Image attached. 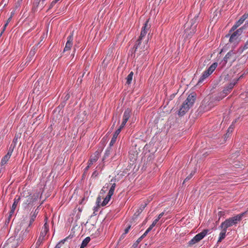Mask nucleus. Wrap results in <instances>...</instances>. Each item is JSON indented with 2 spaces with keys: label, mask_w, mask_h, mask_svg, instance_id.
Wrapping results in <instances>:
<instances>
[{
  "label": "nucleus",
  "mask_w": 248,
  "mask_h": 248,
  "mask_svg": "<svg viewBox=\"0 0 248 248\" xmlns=\"http://www.w3.org/2000/svg\"><path fill=\"white\" fill-rule=\"evenodd\" d=\"M148 39L145 40H138L132 50L131 56L134 58H138L141 55L143 57L148 53Z\"/></svg>",
  "instance_id": "f257e3e1"
},
{
  "label": "nucleus",
  "mask_w": 248,
  "mask_h": 248,
  "mask_svg": "<svg viewBox=\"0 0 248 248\" xmlns=\"http://www.w3.org/2000/svg\"><path fill=\"white\" fill-rule=\"evenodd\" d=\"M196 98V94L195 93H193L189 94L186 100L182 104L178 112V115L180 116H184L193 106Z\"/></svg>",
  "instance_id": "f03ea898"
},
{
  "label": "nucleus",
  "mask_w": 248,
  "mask_h": 248,
  "mask_svg": "<svg viewBox=\"0 0 248 248\" xmlns=\"http://www.w3.org/2000/svg\"><path fill=\"white\" fill-rule=\"evenodd\" d=\"M199 16H195L194 18L184 25L185 34L186 38H191L196 31L198 23Z\"/></svg>",
  "instance_id": "7ed1b4c3"
},
{
  "label": "nucleus",
  "mask_w": 248,
  "mask_h": 248,
  "mask_svg": "<svg viewBox=\"0 0 248 248\" xmlns=\"http://www.w3.org/2000/svg\"><path fill=\"white\" fill-rule=\"evenodd\" d=\"M245 214V213H242L226 219L221 223L219 227L224 228L227 230V228L236 225L238 222L242 220Z\"/></svg>",
  "instance_id": "20e7f679"
},
{
  "label": "nucleus",
  "mask_w": 248,
  "mask_h": 248,
  "mask_svg": "<svg viewBox=\"0 0 248 248\" xmlns=\"http://www.w3.org/2000/svg\"><path fill=\"white\" fill-rule=\"evenodd\" d=\"M217 66V62H214L206 70L204 71L198 82V84H201L216 69Z\"/></svg>",
  "instance_id": "39448f33"
},
{
  "label": "nucleus",
  "mask_w": 248,
  "mask_h": 248,
  "mask_svg": "<svg viewBox=\"0 0 248 248\" xmlns=\"http://www.w3.org/2000/svg\"><path fill=\"white\" fill-rule=\"evenodd\" d=\"M208 232L209 230L208 229H205L200 233L196 234L190 241H189L188 246H191L200 241L206 235Z\"/></svg>",
  "instance_id": "423d86ee"
},
{
  "label": "nucleus",
  "mask_w": 248,
  "mask_h": 248,
  "mask_svg": "<svg viewBox=\"0 0 248 248\" xmlns=\"http://www.w3.org/2000/svg\"><path fill=\"white\" fill-rule=\"evenodd\" d=\"M238 79H234L232 81L230 82L229 84L226 85L224 88L223 90L221 93H220V95L222 97H224L227 94H228L233 89L234 86L237 84V81H238Z\"/></svg>",
  "instance_id": "0eeeda50"
},
{
  "label": "nucleus",
  "mask_w": 248,
  "mask_h": 248,
  "mask_svg": "<svg viewBox=\"0 0 248 248\" xmlns=\"http://www.w3.org/2000/svg\"><path fill=\"white\" fill-rule=\"evenodd\" d=\"M236 59V53L233 50H231L228 52L225 56L223 60L221 62L222 66H225L228 61L233 62Z\"/></svg>",
  "instance_id": "6e6552de"
},
{
  "label": "nucleus",
  "mask_w": 248,
  "mask_h": 248,
  "mask_svg": "<svg viewBox=\"0 0 248 248\" xmlns=\"http://www.w3.org/2000/svg\"><path fill=\"white\" fill-rule=\"evenodd\" d=\"M244 30V27H241L235 31H233L230 36L229 42L230 43L237 42L238 37L241 35Z\"/></svg>",
  "instance_id": "1a4fd4ad"
},
{
  "label": "nucleus",
  "mask_w": 248,
  "mask_h": 248,
  "mask_svg": "<svg viewBox=\"0 0 248 248\" xmlns=\"http://www.w3.org/2000/svg\"><path fill=\"white\" fill-rule=\"evenodd\" d=\"M131 110L129 108H127L125 110L124 115H123V119L122 123L120 126L121 128H123L125 126L126 123H127V121L129 119L131 116Z\"/></svg>",
  "instance_id": "9d476101"
},
{
  "label": "nucleus",
  "mask_w": 248,
  "mask_h": 248,
  "mask_svg": "<svg viewBox=\"0 0 248 248\" xmlns=\"http://www.w3.org/2000/svg\"><path fill=\"white\" fill-rule=\"evenodd\" d=\"M30 231V229L29 226L24 231H22L19 235V237L17 238V240L18 242H22L23 241L27 239L29 236V232Z\"/></svg>",
  "instance_id": "9b49d317"
},
{
  "label": "nucleus",
  "mask_w": 248,
  "mask_h": 248,
  "mask_svg": "<svg viewBox=\"0 0 248 248\" xmlns=\"http://www.w3.org/2000/svg\"><path fill=\"white\" fill-rule=\"evenodd\" d=\"M73 33L69 35L67 38V42L65 47L63 49V52L69 51L71 48L73 46Z\"/></svg>",
  "instance_id": "f8f14e48"
},
{
  "label": "nucleus",
  "mask_w": 248,
  "mask_h": 248,
  "mask_svg": "<svg viewBox=\"0 0 248 248\" xmlns=\"http://www.w3.org/2000/svg\"><path fill=\"white\" fill-rule=\"evenodd\" d=\"M148 20H147L144 24V26L142 28V30L140 32V37L138 40H143V38L147 33V31L150 28V26H148Z\"/></svg>",
  "instance_id": "ddd939ff"
},
{
  "label": "nucleus",
  "mask_w": 248,
  "mask_h": 248,
  "mask_svg": "<svg viewBox=\"0 0 248 248\" xmlns=\"http://www.w3.org/2000/svg\"><path fill=\"white\" fill-rule=\"evenodd\" d=\"M122 128H121V127H119L116 131L115 132V133L113 134V137L112 138L111 141L109 143V146H112L113 145V144L115 143L117 137L118 135L120 134L122 130Z\"/></svg>",
  "instance_id": "4468645a"
},
{
  "label": "nucleus",
  "mask_w": 248,
  "mask_h": 248,
  "mask_svg": "<svg viewBox=\"0 0 248 248\" xmlns=\"http://www.w3.org/2000/svg\"><path fill=\"white\" fill-rule=\"evenodd\" d=\"M48 231V225L47 224V222H46L42 227L39 236L44 238Z\"/></svg>",
  "instance_id": "2eb2a0df"
},
{
  "label": "nucleus",
  "mask_w": 248,
  "mask_h": 248,
  "mask_svg": "<svg viewBox=\"0 0 248 248\" xmlns=\"http://www.w3.org/2000/svg\"><path fill=\"white\" fill-rule=\"evenodd\" d=\"M46 0H34L33 6L34 7H40L42 9L44 6V2Z\"/></svg>",
  "instance_id": "dca6fc26"
},
{
  "label": "nucleus",
  "mask_w": 248,
  "mask_h": 248,
  "mask_svg": "<svg viewBox=\"0 0 248 248\" xmlns=\"http://www.w3.org/2000/svg\"><path fill=\"white\" fill-rule=\"evenodd\" d=\"M46 0H34L33 6L34 7H40L42 9L44 6V2Z\"/></svg>",
  "instance_id": "f3484780"
},
{
  "label": "nucleus",
  "mask_w": 248,
  "mask_h": 248,
  "mask_svg": "<svg viewBox=\"0 0 248 248\" xmlns=\"http://www.w3.org/2000/svg\"><path fill=\"white\" fill-rule=\"evenodd\" d=\"M46 0H34L33 6L34 7H40L42 9L44 6V2Z\"/></svg>",
  "instance_id": "a211bd4d"
},
{
  "label": "nucleus",
  "mask_w": 248,
  "mask_h": 248,
  "mask_svg": "<svg viewBox=\"0 0 248 248\" xmlns=\"http://www.w3.org/2000/svg\"><path fill=\"white\" fill-rule=\"evenodd\" d=\"M221 229V232L219 233V237L217 241V243H220L226 237V233L227 230L224 228H220Z\"/></svg>",
  "instance_id": "6ab92c4d"
},
{
  "label": "nucleus",
  "mask_w": 248,
  "mask_h": 248,
  "mask_svg": "<svg viewBox=\"0 0 248 248\" xmlns=\"http://www.w3.org/2000/svg\"><path fill=\"white\" fill-rule=\"evenodd\" d=\"M248 49V39L246 41L243 46H241L237 50V52L239 54H241L244 51Z\"/></svg>",
  "instance_id": "aec40b11"
},
{
  "label": "nucleus",
  "mask_w": 248,
  "mask_h": 248,
  "mask_svg": "<svg viewBox=\"0 0 248 248\" xmlns=\"http://www.w3.org/2000/svg\"><path fill=\"white\" fill-rule=\"evenodd\" d=\"M38 213V209L37 208L35 210L33 213L31 215V217L30 220V223L28 225L29 227H30L31 226L32 224L35 220V219Z\"/></svg>",
  "instance_id": "412c9836"
},
{
  "label": "nucleus",
  "mask_w": 248,
  "mask_h": 248,
  "mask_svg": "<svg viewBox=\"0 0 248 248\" xmlns=\"http://www.w3.org/2000/svg\"><path fill=\"white\" fill-rule=\"evenodd\" d=\"M112 196V195H110L108 193V195L104 199L103 202L101 203V205L102 206L106 205L108 203V202L110 201Z\"/></svg>",
  "instance_id": "4be33fe9"
},
{
  "label": "nucleus",
  "mask_w": 248,
  "mask_h": 248,
  "mask_svg": "<svg viewBox=\"0 0 248 248\" xmlns=\"http://www.w3.org/2000/svg\"><path fill=\"white\" fill-rule=\"evenodd\" d=\"M146 205L147 204L146 203L144 204H141L138 211L134 214V216L137 217L142 212Z\"/></svg>",
  "instance_id": "5701e85b"
},
{
  "label": "nucleus",
  "mask_w": 248,
  "mask_h": 248,
  "mask_svg": "<svg viewBox=\"0 0 248 248\" xmlns=\"http://www.w3.org/2000/svg\"><path fill=\"white\" fill-rule=\"evenodd\" d=\"M90 240H91V238L90 237H87L86 238H85L82 241L80 248H84L85 247H86L87 246L88 244L90 241Z\"/></svg>",
  "instance_id": "b1692460"
},
{
  "label": "nucleus",
  "mask_w": 248,
  "mask_h": 248,
  "mask_svg": "<svg viewBox=\"0 0 248 248\" xmlns=\"http://www.w3.org/2000/svg\"><path fill=\"white\" fill-rule=\"evenodd\" d=\"M40 81H37L35 83L34 85V93L35 92L36 93H37L38 92L40 91Z\"/></svg>",
  "instance_id": "393cba45"
},
{
  "label": "nucleus",
  "mask_w": 248,
  "mask_h": 248,
  "mask_svg": "<svg viewBox=\"0 0 248 248\" xmlns=\"http://www.w3.org/2000/svg\"><path fill=\"white\" fill-rule=\"evenodd\" d=\"M133 72H131L129 75L127 76V77H126V83L127 84H131V81L132 80V78H133Z\"/></svg>",
  "instance_id": "a878e982"
},
{
  "label": "nucleus",
  "mask_w": 248,
  "mask_h": 248,
  "mask_svg": "<svg viewBox=\"0 0 248 248\" xmlns=\"http://www.w3.org/2000/svg\"><path fill=\"white\" fill-rule=\"evenodd\" d=\"M20 200V198L19 197H18L17 198H15L14 202V203L12 206V207H11L13 208V210L16 209V206H17L18 203L19 202Z\"/></svg>",
  "instance_id": "bb28decb"
},
{
  "label": "nucleus",
  "mask_w": 248,
  "mask_h": 248,
  "mask_svg": "<svg viewBox=\"0 0 248 248\" xmlns=\"http://www.w3.org/2000/svg\"><path fill=\"white\" fill-rule=\"evenodd\" d=\"M16 145H15L14 144L11 143V144L10 145V146L9 148L8 152H7V154L6 155H12Z\"/></svg>",
  "instance_id": "cd10ccee"
},
{
  "label": "nucleus",
  "mask_w": 248,
  "mask_h": 248,
  "mask_svg": "<svg viewBox=\"0 0 248 248\" xmlns=\"http://www.w3.org/2000/svg\"><path fill=\"white\" fill-rule=\"evenodd\" d=\"M98 159V156H94L93 157L91 158L89 161L88 164L89 166H91L93 164V163L95 162H96Z\"/></svg>",
  "instance_id": "c85d7f7f"
},
{
  "label": "nucleus",
  "mask_w": 248,
  "mask_h": 248,
  "mask_svg": "<svg viewBox=\"0 0 248 248\" xmlns=\"http://www.w3.org/2000/svg\"><path fill=\"white\" fill-rule=\"evenodd\" d=\"M10 158V156H4V157L2 158L0 162V164L1 166L4 165L6 164L7 162Z\"/></svg>",
  "instance_id": "c756f323"
},
{
  "label": "nucleus",
  "mask_w": 248,
  "mask_h": 248,
  "mask_svg": "<svg viewBox=\"0 0 248 248\" xmlns=\"http://www.w3.org/2000/svg\"><path fill=\"white\" fill-rule=\"evenodd\" d=\"M195 171H192L189 175H188L186 178V179L184 180V182H183V184L184 185V184L188 181V180H189L190 179H191V178L193 177V176L194 175V174H195Z\"/></svg>",
  "instance_id": "7c9ffc66"
},
{
  "label": "nucleus",
  "mask_w": 248,
  "mask_h": 248,
  "mask_svg": "<svg viewBox=\"0 0 248 248\" xmlns=\"http://www.w3.org/2000/svg\"><path fill=\"white\" fill-rule=\"evenodd\" d=\"M44 240V238L39 236L36 243V248H38V247L40 246V245L42 244L43 242V241Z\"/></svg>",
  "instance_id": "2f4dec72"
},
{
  "label": "nucleus",
  "mask_w": 248,
  "mask_h": 248,
  "mask_svg": "<svg viewBox=\"0 0 248 248\" xmlns=\"http://www.w3.org/2000/svg\"><path fill=\"white\" fill-rule=\"evenodd\" d=\"M115 187H116L115 183H113V184H112L111 186L108 193L110 195H113Z\"/></svg>",
  "instance_id": "473e14b6"
},
{
  "label": "nucleus",
  "mask_w": 248,
  "mask_h": 248,
  "mask_svg": "<svg viewBox=\"0 0 248 248\" xmlns=\"http://www.w3.org/2000/svg\"><path fill=\"white\" fill-rule=\"evenodd\" d=\"M19 138L20 136L19 135H16L12 143L16 145Z\"/></svg>",
  "instance_id": "72a5a7b5"
},
{
  "label": "nucleus",
  "mask_w": 248,
  "mask_h": 248,
  "mask_svg": "<svg viewBox=\"0 0 248 248\" xmlns=\"http://www.w3.org/2000/svg\"><path fill=\"white\" fill-rule=\"evenodd\" d=\"M239 27L238 25H236V23H235L232 27L231 29L229 31V33H231L232 32L234 31H236V29Z\"/></svg>",
  "instance_id": "f704fd0d"
},
{
  "label": "nucleus",
  "mask_w": 248,
  "mask_h": 248,
  "mask_svg": "<svg viewBox=\"0 0 248 248\" xmlns=\"http://www.w3.org/2000/svg\"><path fill=\"white\" fill-rule=\"evenodd\" d=\"M35 53V51L34 49L31 50L29 53V54L27 58L31 59V57H33Z\"/></svg>",
  "instance_id": "c9c22d12"
},
{
  "label": "nucleus",
  "mask_w": 248,
  "mask_h": 248,
  "mask_svg": "<svg viewBox=\"0 0 248 248\" xmlns=\"http://www.w3.org/2000/svg\"><path fill=\"white\" fill-rule=\"evenodd\" d=\"M142 240V239L141 237L139 238L138 240L136 241V242L134 244L133 247H134L135 248H136L138 245L139 244V243H140L141 241Z\"/></svg>",
  "instance_id": "e433bc0d"
},
{
  "label": "nucleus",
  "mask_w": 248,
  "mask_h": 248,
  "mask_svg": "<svg viewBox=\"0 0 248 248\" xmlns=\"http://www.w3.org/2000/svg\"><path fill=\"white\" fill-rule=\"evenodd\" d=\"M225 215V213L223 211H219L217 213V216H218V220H219L220 217L223 216Z\"/></svg>",
  "instance_id": "4c0bfd02"
},
{
  "label": "nucleus",
  "mask_w": 248,
  "mask_h": 248,
  "mask_svg": "<svg viewBox=\"0 0 248 248\" xmlns=\"http://www.w3.org/2000/svg\"><path fill=\"white\" fill-rule=\"evenodd\" d=\"M248 17V14H245L240 18L244 22V21Z\"/></svg>",
  "instance_id": "58836bf2"
},
{
  "label": "nucleus",
  "mask_w": 248,
  "mask_h": 248,
  "mask_svg": "<svg viewBox=\"0 0 248 248\" xmlns=\"http://www.w3.org/2000/svg\"><path fill=\"white\" fill-rule=\"evenodd\" d=\"M248 17V14H245L240 18L244 22V21Z\"/></svg>",
  "instance_id": "ea45409f"
},
{
  "label": "nucleus",
  "mask_w": 248,
  "mask_h": 248,
  "mask_svg": "<svg viewBox=\"0 0 248 248\" xmlns=\"http://www.w3.org/2000/svg\"><path fill=\"white\" fill-rule=\"evenodd\" d=\"M244 21L240 18L238 21H237L235 23L237 25H238L239 27L243 23Z\"/></svg>",
  "instance_id": "a19ab883"
},
{
  "label": "nucleus",
  "mask_w": 248,
  "mask_h": 248,
  "mask_svg": "<svg viewBox=\"0 0 248 248\" xmlns=\"http://www.w3.org/2000/svg\"><path fill=\"white\" fill-rule=\"evenodd\" d=\"M101 200L102 199H101V196H99L97 198L96 202L98 206H100L99 204L101 202Z\"/></svg>",
  "instance_id": "79ce46f5"
},
{
  "label": "nucleus",
  "mask_w": 248,
  "mask_h": 248,
  "mask_svg": "<svg viewBox=\"0 0 248 248\" xmlns=\"http://www.w3.org/2000/svg\"><path fill=\"white\" fill-rule=\"evenodd\" d=\"M130 228H131V225H129L128 227H127L124 230V233L126 234L129 232V231Z\"/></svg>",
  "instance_id": "37998d69"
},
{
  "label": "nucleus",
  "mask_w": 248,
  "mask_h": 248,
  "mask_svg": "<svg viewBox=\"0 0 248 248\" xmlns=\"http://www.w3.org/2000/svg\"><path fill=\"white\" fill-rule=\"evenodd\" d=\"M32 202V199L31 198H29L27 200V201L25 203V204L26 205H29V204L31 203V202Z\"/></svg>",
  "instance_id": "c03bdc74"
},
{
  "label": "nucleus",
  "mask_w": 248,
  "mask_h": 248,
  "mask_svg": "<svg viewBox=\"0 0 248 248\" xmlns=\"http://www.w3.org/2000/svg\"><path fill=\"white\" fill-rule=\"evenodd\" d=\"M158 219H155L153 222V223H152V224L150 225L151 227H152L153 228L155 226V225L156 224L157 222H158Z\"/></svg>",
  "instance_id": "a18cd8bd"
},
{
  "label": "nucleus",
  "mask_w": 248,
  "mask_h": 248,
  "mask_svg": "<svg viewBox=\"0 0 248 248\" xmlns=\"http://www.w3.org/2000/svg\"><path fill=\"white\" fill-rule=\"evenodd\" d=\"M164 212L161 213L158 216L157 218H156V219H158V221L162 217V216L164 215Z\"/></svg>",
  "instance_id": "49530a36"
},
{
  "label": "nucleus",
  "mask_w": 248,
  "mask_h": 248,
  "mask_svg": "<svg viewBox=\"0 0 248 248\" xmlns=\"http://www.w3.org/2000/svg\"><path fill=\"white\" fill-rule=\"evenodd\" d=\"M69 238V237L65 238V239L61 240L59 243H61V245L64 244V242Z\"/></svg>",
  "instance_id": "de8ad7c7"
},
{
  "label": "nucleus",
  "mask_w": 248,
  "mask_h": 248,
  "mask_svg": "<svg viewBox=\"0 0 248 248\" xmlns=\"http://www.w3.org/2000/svg\"><path fill=\"white\" fill-rule=\"evenodd\" d=\"M148 233V232L146 231L144 233L140 236L142 239H143Z\"/></svg>",
  "instance_id": "09e8293b"
},
{
  "label": "nucleus",
  "mask_w": 248,
  "mask_h": 248,
  "mask_svg": "<svg viewBox=\"0 0 248 248\" xmlns=\"http://www.w3.org/2000/svg\"><path fill=\"white\" fill-rule=\"evenodd\" d=\"M148 233V232L146 231L144 233L140 236L142 239H143Z\"/></svg>",
  "instance_id": "8fccbe9b"
},
{
  "label": "nucleus",
  "mask_w": 248,
  "mask_h": 248,
  "mask_svg": "<svg viewBox=\"0 0 248 248\" xmlns=\"http://www.w3.org/2000/svg\"><path fill=\"white\" fill-rule=\"evenodd\" d=\"M15 210H13V208H11V210L10 211V215H9V217H11L12 216V215L13 214V213H14L15 212Z\"/></svg>",
  "instance_id": "3c124183"
},
{
  "label": "nucleus",
  "mask_w": 248,
  "mask_h": 248,
  "mask_svg": "<svg viewBox=\"0 0 248 248\" xmlns=\"http://www.w3.org/2000/svg\"><path fill=\"white\" fill-rule=\"evenodd\" d=\"M242 27H244V29H246V28L248 27V21H247L244 25L242 26Z\"/></svg>",
  "instance_id": "603ef678"
},
{
  "label": "nucleus",
  "mask_w": 248,
  "mask_h": 248,
  "mask_svg": "<svg viewBox=\"0 0 248 248\" xmlns=\"http://www.w3.org/2000/svg\"><path fill=\"white\" fill-rule=\"evenodd\" d=\"M61 243H59L56 245L54 248H61Z\"/></svg>",
  "instance_id": "864d4df0"
},
{
  "label": "nucleus",
  "mask_w": 248,
  "mask_h": 248,
  "mask_svg": "<svg viewBox=\"0 0 248 248\" xmlns=\"http://www.w3.org/2000/svg\"><path fill=\"white\" fill-rule=\"evenodd\" d=\"M8 24H9V23H7V22H6V23L4 24V27H3V29L2 31H3V32L4 31H5V29H6V27L7 26V25H8Z\"/></svg>",
  "instance_id": "5fc2aeb1"
},
{
  "label": "nucleus",
  "mask_w": 248,
  "mask_h": 248,
  "mask_svg": "<svg viewBox=\"0 0 248 248\" xmlns=\"http://www.w3.org/2000/svg\"><path fill=\"white\" fill-rule=\"evenodd\" d=\"M232 126L231 125V126L229 127V128H228V132L226 133V135L229 133L230 131H231V132L232 131V130L233 129V128H232Z\"/></svg>",
  "instance_id": "6e6d98bb"
},
{
  "label": "nucleus",
  "mask_w": 248,
  "mask_h": 248,
  "mask_svg": "<svg viewBox=\"0 0 248 248\" xmlns=\"http://www.w3.org/2000/svg\"><path fill=\"white\" fill-rule=\"evenodd\" d=\"M153 228L150 226V227L146 230L148 233L151 231Z\"/></svg>",
  "instance_id": "4d7b16f0"
},
{
  "label": "nucleus",
  "mask_w": 248,
  "mask_h": 248,
  "mask_svg": "<svg viewBox=\"0 0 248 248\" xmlns=\"http://www.w3.org/2000/svg\"><path fill=\"white\" fill-rule=\"evenodd\" d=\"M12 15H11V16L8 18L7 21V23H9L12 20Z\"/></svg>",
  "instance_id": "13d9d810"
},
{
  "label": "nucleus",
  "mask_w": 248,
  "mask_h": 248,
  "mask_svg": "<svg viewBox=\"0 0 248 248\" xmlns=\"http://www.w3.org/2000/svg\"><path fill=\"white\" fill-rule=\"evenodd\" d=\"M98 173L96 171H94L92 174V176H96L97 175Z\"/></svg>",
  "instance_id": "bf43d9fd"
},
{
  "label": "nucleus",
  "mask_w": 248,
  "mask_h": 248,
  "mask_svg": "<svg viewBox=\"0 0 248 248\" xmlns=\"http://www.w3.org/2000/svg\"><path fill=\"white\" fill-rule=\"evenodd\" d=\"M125 234H124V233H123L122 235L121 236L120 238V239H124L125 236Z\"/></svg>",
  "instance_id": "052dcab7"
},
{
  "label": "nucleus",
  "mask_w": 248,
  "mask_h": 248,
  "mask_svg": "<svg viewBox=\"0 0 248 248\" xmlns=\"http://www.w3.org/2000/svg\"><path fill=\"white\" fill-rule=\"evenodd\" d=\"M56 3H54V0L51 3L49 8L52 7Z\"/></svg>",
  "instance_id": "680f3d73"
},
{
  "label": "nucleus",
  "mask_w": 248,
  "mask_h": 248,
  "mask_svg": "<svg viewBox=\"0 0 248 248\" xmlns=\"http://www.w3.org/2000/svg\"><path fill=\"white\" fill-rule=\"evenodd\" d=\"M69 97H70L69 95L68 94H67L65 95L64 99H65L66 100H68V99L69 98Z\"/></svg>",
  "instance_id": "e2e57ef3"
},
{
  "label": "nucleus",
  "mask_w": 248,
  "mask_h": 248,
  "mask_svg": "<svg viewBox=\"0 0 248 248\" xmlns=\"http://www.w3.org/2000/svg\"><path fill=\"white\" fill-rule=\"evenodd\" d=\"M90 166H89V164H88V166L84 169L85 171H87L88 169L90 168Z\"/></svg>",
  "instance_id": "0e129e2a"
},
{
  "label": "nucleus",
  "mask_w": 248,
  "mask_h": 248,
  "mask_svg": "<svg viewBox=\"0 0 248 248\" xmlns=\"http://www.w3.org/2000/svg\"><path fill=\"white\" fill-rule=\"evenodd\" d=\"M98 207L99 206H97V207H95L93 209V210H94V213L96 212V211H98Z\"/></svg>",
  "instance_id": "69168bd1"
},
{
  "label": "nucleus",
  "mask_w": 248,
  "mask_h": 248,
  "mask_svg": "<svg viewBox=\"0 0 248 248\" xmlns=\"http://www.w3.org/2000/svg\"><path fill=\"white\" fill-rule=\"evenodd\" d=\"M104 188H105V187H104H104H103V188L101 189V191H102V192H105V191L104 190Z\"/></svg>",
  "instance_id": "338daca9"
},
{
  "label": "nucleus",
  "mask_w": 248,
  "mask_h": 248,
  "mask_svg": "<svg viewBox=\"0 0 248 248\" xmlns=\"http://www.w3.org/2000/svg\"><path fill=\"white\" fill-rule=\"evenodd\" d=\"M2 33H3V31H1V33H0V38L1 37Z\"/></svg>",
  "instance_id": "774afa93"
}]
</instances>
